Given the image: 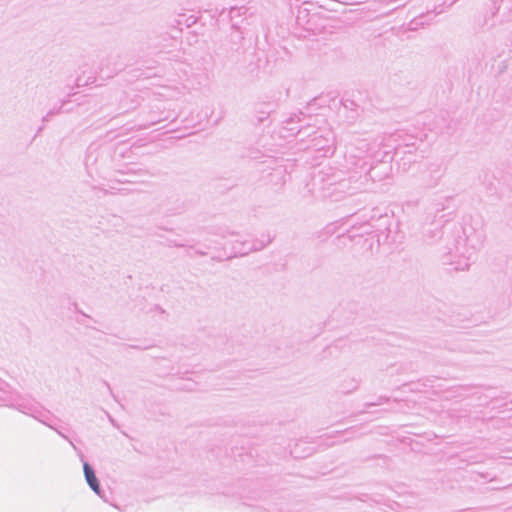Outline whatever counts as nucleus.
<instances>
[{
  "instance_id": "nucleus-1",
  "label": "nucleus",
  "mask_w": 512,
  "mask_h": 512,
  "mask_svg": "<svg viewBox=\"0 0 512 512\" xmlns=\"http://www.w3.org/2000/svg\"><path fill=\"white\" fill-rule=\"evenodd\" d=\"M84 475L86 478L87 483L89 484L90 488L96 492L97 494L100 493V485L96 478V475L94 473V470L88 463H84L83 465Z\"/></svg>"
}]
</instances>
